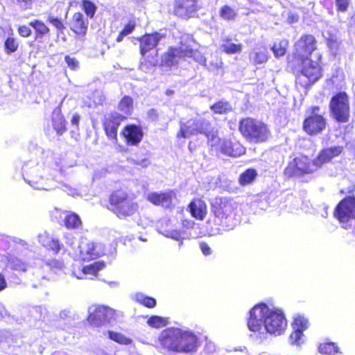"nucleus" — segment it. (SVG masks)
<instances>
[{"label": "nucleus", "mask_w": 355, "mask_h": 355, "mask_svg": "<svg viewBox=\"0 0 355 355\" xmlns=\"http://www.w3.org/2000/svg\"><path fill=\"white\" fill-rule=\"evenodd\" d=\"M24 180L34 187H38L41 178L32 175L31 171H25L23 174Z\"/></svg>", "instance_id": "44"}, {"label": "nucleus", "mask_w": 355, "mask_h": 355, "mask_svg": "<svg viewBox=\"0 0 355 355\" xmlns=\"http://www.w3.org/2000/svg\"><path fill=\"white\" fill-rule=\"evenodd\" d=\"M135 301L139 304L148 309H153L155 307L157 304V301L154 297L144 295L143 294H137L135 296Z\"/></svg>", "instance_id": "38"}, {"label": "nucleus", "mask_w": 355, "mask_h": 355, "mask_svg": "<svg viewBox=\"0 0 355 355\" xmlns=\"http://www.w3.org/2000/svg\"><path fill=\"white\" fill-rule=\"evenodd\" d=\"M200 8L198 0H174L173 15L182 19H189L193 17Z\"/></svg>", "instance_id": "15"}, {"label": "nucleus", "mask_w": 355, "mask_h": 355, "mask_svg": "<svg viewBox=\"0 0 355 355\" xmlns=\"http://www.w3.org/2000/svg\"><path fill=\"white\" fill-rule=\"evenodd\" d=\"M200 249L202 251V254L205 256H209L211 254L212 251L211 250V248L209 246V245L205 242L202 241L199 243Z\"/></svg>", "instance_id": "50"}, {"label": "nucleus", "mask_w": 355, "mask_h": 355, "mask_svg": "<svg viewBox=\"0 0 355 355\" xmlns=\"http://www.w3.org/2000/svg\"><path fill=\"white\" fill-rule=\"evenodd\" d=\"M327 44L329 47H333L338 44V42L336 38L329 37L327 39Z\"/></svg>", "instance_id": "53"}, {"label": "nucleus", "mask_w": 355, "mask_h": 355, "mask_svg": "<svg viewBox=\"0 0 355 355\" xmlns=\"http://www.w3.org/2000/svg\"><path fill=\"white\" fill-rule=\"evenodd\" d=\"M105 266L102 261H95L89 265L78 267L73 273L78 279L85 278L88 275L96 277L98 272Z\"/></svg>", "instance_id": "25"}, {"label": "nucleus", "mask_w": 355, "mask_h": 355, "mask_svg": "<svg viewBox=\"0 0 355 355\" xmlns=\"http://www.w3.org/2000/svg\"><path fill=\"white\" fill-rule=\"evenodd\" d=\"M239 130L248 141L254 144L267 142L271 137L268 125L263 121L252 117L241 119L239 121Z\"/></svg>", "instance_id": "7"}, {"label": "nucleus", "mask_w": 355, "mask_h": 355, "mask_svg": "<svg viewBox=\"0 0 355 355\" xmlns=\"http://www.w3.org/2000/svg\"><path fill=\"white\" fill-rule=\"evenodd\" d=\"M62 103L52 112L51 122L53 130L58 135H62L67 131V122L62 113Z\"/></svg>", "instance_id": "24"}, {"label": "nucleus", "mask_w": 355, "mask_h": 355, "mask_svg": "<svg viewBox=\"0 0 355 355\" xmlns=\"http://www.w3.org/2000/svg\"><path fill=\"white\" fill-rule=\"evenodd\" d=\"M79 248L84 259L92 260L100 257V252L97 249V245L93 241L87 239L82 241L80 243Z\"/></svg>", "instance_id": "26"}, {"label": "nucleus", "mask_w": 355, "mask_h": 355, "mask_svg": "<svg viewBox=\"0 0 355 355\" xmlns=\"http://www.w3.org/2000/svg\"><path fill=\"white\" fill-rule=\"evenodd\" d=\"M148 114L149 115H155V116H157V112H156V110L155 109H151L149 110L148 112Z\"/></svg>", "instance_id": "58"}, {"label": "nucleus", "mask_w": 355, "mask_h": 355, "mask_svg": "<svg viewBox=\"0 0 355 355\" xmlns=\"http://www.w3.org/2000/svg\"><path fill=\"white\" fill-rule=\"evenodd\" d=\"M118 108L120 111L125 114H130L133 110V99L130 96H124L120 100L118 104Z\"/></svg>", "instance_id": "36"}, {"label": "nucleus", "mask_w": 355, "mask_h": 355, "mask_svg": "<svg viewBox=\"0 0 355 355\" xmlns=\"http://www.w3.org/2000/svg\"><path fill=\"white\" fill-rule=\"evenodd\" d=\"M123 316L122 312L107 305L95 304L89 308L87 320L94 327H101L105 324L117 322Z\"/></svg>", "instance_id": "8"}, {"label": "nucleus", "mask_w": 355, "mask_h": 355, "mask_svg": "<svg viewBox=\"0 0 355 355\" xmlns=\"http://www.w3.org/2000/svg\"><path fill=\"white\" fill-rule=\"evenodd\" d=\"M147 324L155 329H160L168 324V318L158 315H152L147 320Z\"/></svg>", "instance_id": "39"}, {"label": "nucleus", "mask_w": 355, "mask_h": 355, "mask_svg": "<svg viewBox=\"0 0 355 355\" xmlns=\"http://www.w3.org/2000/svg\"><path fill=\"white\" fill-rule=\"evenodd\" d=\"M127 117L116 111L105 114L102 120V126L107 138L114 143L118 142V130Z\"/></svg>", "instance_id": "13"}, {"label": "nucleus", "mask_w": 355, "mask_h": 355, "mask_svg": "<svg viewBox=\"0 0 355 355\" xmlns=\"http://www.w3.org/2000/svg\"><path fill=\"white\" fill-rule=\"evenodd\" d=\"M121 136L123 138L127 146H137L142 141L144 132L141 125L130 123L125 125L122 128Z\"/></svg>", "instance_id": "16"}, {"label": "nucleus", "mask_w": 355, "mask_h": 355, "mask_svg": "<svg viewBox=\"0 0 355 355\" xmlns=\"http://www.w3.org/2000/svg\"><path fill=\"white\" fill-rule=\"evenodd\" d=\"M64 60L70 69L76 70L78 69L79 66V62L76 58L67 55L64 57Z\"/></svg>", "instance_id": "47"}, {"label": "nucleus", "mask_w": 355, "mask_h": 355, "mask_svg": "<svg viewBox=\"0 0 355 355\" xmlns=\"http://www.w3.org/2000/svg\"><path fill=\"white\" fill-rule=\"evenodd\" d=\"M350 0H335L337 12H345L349 9Z\"/></svg>", "instance_id": "45"}, {"label": "nucleus", "mask_w": 355, "mask_h": 355, "mask_svg": "<svg viewBox=\"0 0 355 355\" xmlns=\"http://www.w3.org/2000/svg\"><path fill=\"white\" fill-rule=\"evenodd\" d=\"M47 21L57 30L58 34L62 33L65 30L64 24L60 18L50 15L47 18Z\"/></svg>", "instance_id": "42"}, {"label": "nucleus", "mask_w": 355, "mask_h": 355, "mask_svg": "<svg viewBox=\"0 0 355 355\" xmlns=\"http://www.w3.org/2000/svg\"><path fill=\"white\" fill-rule=\"evenodd\" d=\"M35 31V40L42 42V39L50 35V28L42 20L33 19L29 22Z\"/></svg>", "instance_id": "27"}, {"label": "nucleus", "mask_w": 355, "mask_h": 355, "mask_svg": "<svg viewBox=\"0 0 355 355\" xmlns=\"http://www.w3.org/2000/svg\"><path fill=\"white\" fill-rule=\"evenodd\" d=\"M317 49V39L310 33L302 34L294 43L292 70L295 71V84L299 89H309L323 76L322 55L319 54L315 60L311 58Z\"/></svg>", "instance_id": "1"}, {"label": "nucleus", "mask_w": 355, "mask_h": 355, "mask_svg": "<svg viewBox=\"0 0 355 355\" xmlns=\"http://www.w3.org/2000/svg\"><path fill=\"white\" fill-rule=\"evenodd\" d=\"M220 17L225 21H234L237 12L229 5H223L219 10Z\"/></svg>", "instance_id": "34"}, {"label": "nucleus", "mask_w": 355, "mask_h": 355, "mask_svg": "<svg viewBox=\"0 0 355 355\" xmlns=\"http://www.w3.org/2000/svg\"><path fill=\"white\" fill-rule=\"evenodd\" d=\"M7 286L4 276L0 272V291L3 290Z\"/></svg>", "instance_id": "54"}, {"label": "nucleus", "mask_w": 355, "mask_h": 355, "mask_svg": "<svg viewBox=\"0 0 355 355\" xmlns=\"http://www.w3.org/2000/svg\"><path fill=\"white\" fill-rule=\"evenodd\" d=\"M236 205L232 198L217 196L211 202L214 222L223 227L231 226L236 220Z\"/></svg>", "instance_id": "6"}, {"label": "nucleus", "mask_w": 355, "mask_h": 355, "mask_svg": "<svg viewBox=\"0 0 355 355\" xmlns=\"http://www.w3.org/2000/svg\"><path fill=\"white\" fill-rule=\"evenodd\" d=\"M258 173L256 169L249 168L242 172L239 177V183L241 186L252 184L257 178Z\"/></svg>", "instance_id": "29"}, {"label": "nucleus", "mask_w": 355, "mask_h": 355, "mask_svg": "<svg viewBox=\"0 0 355 355\" xmlns=\"http://www.w3.org/2000/svg\"><path fill=\"white\" fill-rule=\"evenodd\" d=\"M318 351L322 355H336L341 353L338 344L334 342H324L320 343Z\"/></svg>", "instance_id": "28"}, {"label": "nucleus", "mask_w": 355, "mask_h": 355, "mask_svg": "<svg viewBox=\"0 0 355 355\" xmlns=\"http://www.w3.org/2000/svg\"><path fill=\"white\" fill-rule=\"evenodd\" d=\"M220 151L230 157H237L245 153V147L238 141L224 139L220 144Z\"/></svg>", "instance_id": "22"}, {"label": "nucleus", "mask_w": 355, "mask_h": 355, "mask_svg": "<svg viewBox=\"0 0 355 355\" xmlns=\"http://www.w3.org/2000/svg\"><path fill=\"white\" fill-rule=\"evenodd\" d=\"M329 110L334 119L338 123H347L350 116V105L345 92L336 93L329 101Z\"/></svg>", "instance_id": "9"}, {"label": "nucleus", "mask_w": 355, "mask_h": 355, "mask_svg": "<svg viewBox=\"0 0 355 355\" xmlns=\"http://www.w3.org/2000/svg\"><path fill=\"white\" fill-rule=\"evenodd\" d=\"M270 55L266 48L259 49L252 53V62L254 65L265 63L268 61Z\"/></svg>", "instance_id": "33"}, {"label": "nucleus", "mask_w": 355, "mask_h": 355, "mask_svg": "<svg viewBox=\"0 0 355 355\" xmlns=\"http://www.w3.org/2000/svg\"><path fill=\"white\" fill-rule=\"evenodd\" d=\"M81 8L86 15L90 19H92L94 17L97 10V7L95 3L90 0H82Z\"/></svg>", "instance_id": "40"}, {"label": "nucleus", "mask_w": 355, "mask_h": 355, "mask_svg": "<svg viewBox=\"0 0 355 355\" xmlns=\"http://www.w3.org/2000/svg\"><path fill=\"white\" fill-rule=\"evenodd\" d=\"M196 128L191 130L189 127H181L177 133L178 138H187L193 134H201L205 135L208 142L211 143L213 146L216 144L220 139L218 137V130L214 128L211 123L207 120H199L195 123Z\"/></svg>", "instance_id": "12"}, {"label": "nucleus", "mask_w": 355, "mask_h": 355, "mask_svg": "<svg viewBox=\"0 0 355 355\" xmlns=\"http://www.w3.org/2000/svg\"><path fill=\"white\" fill-rule=\"evenodd\" d=\"M17 32L22 37H28L31 35V29L27 25H20L17 27Z\"/></svg>", "instance_id": "48"}, {"label": "nucleus", "mask_w": 355, "mask_h": 355, "mask_svg": "<svg viewBox=\"0 0 355 355\" xmlns=\"http://www.w3.org/2000/svg\"><path fill=\"white\" fill-rule=\"evenodd\" d=\"M63 214L64 215V225L67 230H76L82 227V220L76 213L71 211H63L60 208H55L51 211V220L56 221Z\"/></svg>", "instance_id": "17"}, {"label": "nucleus", "mask_w": 355, "mask_h": 355, "mask_svg": "<svg viewBox=\"0 0 355 355\" xmlns=\"http://www.w3.org/2000/svg\"><path fill=\"white\" fill-rule=\"evenodd\" d=\"M302 329H295V330L291 333L290 338L295 343H297L302 338Z\"/></svg>", "instance_id": "51"}, {"label": "nucleus", "mask_w": 355, "mask_h": 355, "mask_svg": "<svg viewBox=\"0 0 355 355\" xmlns=\"http://www.w3.org/2000/svg\"><path fill=\"white\" fill-rule=\"evenodd\" d=\"M157 342V348L166 355L193 354L201 344L194 333L178 327L163 329L158 336Z\"/></svg>", "instance_id": "2"}, {"label": "nucleus", "mask_w": 355, "mask_h": 355, "mask_svg": "<svg viewBox=\"0 0 355 355\" xmlns=\"http://www.w3.org/2000/svg\"><path fill=\"white\" fill-rule=\"evenodd\" d=\"M108 338L116 342L118 344L128 345L132 343L131 338H127L125 335L120 332H116L114 331H108L107 332Z\"/></svg>", "instance_id": "37"}, {"label": "nucleus", "mask_w": 355, "mask_h": 355, "mask_svg": "<svg viewBox=\"0 0 355 355\" xmlns=\"http://www.w3.org/2000/svg\"><path fill=\"white\" fill-rule=\"evenodd\" d=\"M224 43L221 45L223 51L227 54H234L241 53L243 45L241 43L235 44L232 42L231 38L224 39Z\"/></svg>", "instance_id": "30"}, {"label": "nucleus", "mask_w": 355, "mask_h": 355, "mask_svg": "<svg viewBox=\"0 0 355 355\" xmlns=\"http://www.w3.org/2000/svg\"><path fill=\"white\" fill-rule=\"evenodd\" d=\"M320 110L318 105L311 106L307 110L308 114L302 122V130L309 136H317L326 128L327 120L318 113Z\"/></svg>", "instance_id": "11"}, {"label": "nucleus", "mask_w": 355, "mask_h": 355, "mask_svg": "<svg viewBox=\"0 0 355 355\" xmlns=\"http://www.w3.org/2000/svg\"><path fill=\"white\" fill-rule=\"evenodd\" d=\"M19 2H24L25 4H30L31 3V0H17Z\"/></svg>", "instance_id": "59"}, {"label": "nucleus", "mask_w": 355, "mask_h": 355, "mask_svg": "<svg viewBox=\"0 0 355 355\" xmlns=\"http://www.w3.org/2000/svg\"><path fill=\"white\" fill-rule=\"evenodd\" d=\"M79 121H80V116L77 114H73L71 119V123L78 126Z\"/></svg>", "instance_id": "55"}, {"label": "nucleus", "mask_w": 355, "mask_h": 355, "mask_svg": "<svg viewBox=\"0 0 355 355\" xmlns=\"http://www.w3.org/2000/svg\"><path fill=\"white\" fill-rule=\"evenodd\" d=\"M166 236L172 239H174L177 241L180 240L182 238L180 232L178 230H173L171 232H168L166 234Z\"/></svg>", "instance_id": "52"}, {"label": "nucleus", "mask_w": 355, "mask_h": 355, "mask_svg": "<svg viewBox=\"0 0 355 355\" xmlns=\"http://www.w3.org/2000/svg\"><path fill=\"white\" fill-rule=\"evenodd\" d=\"M193 40L187 37L182 39L178 46H169L163 54L162 62L167 67L178 64V60L192 58L196 61L205 62L206 58L200 54L198 49L193 48Z\"/></svg>", "instance_id": "5"}, {"label": "nucleus", "mask_w": 355, "mask_h": 355, "mask_svg": "<svg viewBox=\"0 0 355 355\" xmlns=\"http://www.w3.org/2000/svg\"><path fill=\"white\" fill-rule=\"evenodd\" d=\"M105 207L121 220L132 217L139 213V209L138 202L128 192L121 188L110 193Z\"/></svg>", "instance_id": "4"}, {"label": "nucleus", "mask_w": 355, "mask_h": 355, "mask_svg": "<svg viewBox=\"0 0 355 355\" xmlns=\"http://www.w3.org/2000/svg\"><path fill=\"white\" fill-rule=\"evenodd\" d=\"M262 325L268 333L280 335L284 331L287 322L282 310L270 309L266 303H259L249 311L247 326L250 331L258 332Z\"/></svg>", "instance_id": "3"}, {"label": "nucleus", "mask_w": 355, "mask_h": 355, "mask_svg": "<svg viewBox=\"0 0 355 355\" xmlns=\"http://www.w3.org/2000/svg\"><path fill=\"white\" fill-rule=\"evenodd\" d=\"M164 37V35L156 31L141 35L138 40L139 42V53L142 57L145 58L147 53L155 48Z\"/></svg>", "instance_id": "20"}, {"label": "nucleus", "mask_w": 355, "mask_h": 355, "mask_svg": "<svg viewBox=\"0 0 355 355\" xmlns=\"http://www.w3.org/2000/svg\"><path fill=\"white\" fill-rule=\"evenodd\" d=\"M293 324L295 326V329H302V331H304L307 328V321L301 317L295 318Z\"/></svg>", "instance_id": "49"}, {"label": "nucleus", "mask_w": 355, "mask_h": 355, "mask_svg": "<svg viewBox=\"0 0 355 355\" xmlns=\"http://www.w3.org/2000/svg\"><path fill=\"white\" fill-rule=\"evenodd\" d=\"M9 267L15 270L25 272L26 270V263L18 258H10L8 260Z\"/></svg>", "instance_id": "43"}, {"label": "nucleus", "mask_w": 355, "mask_h": 355, "mask_svg": "<svg viewBox=\"0 0 355 355\" xmlns=\"http://www.w3.org/2000/svg\"><path fill=\"white\" fill-rule=\"evenodd\" d=\"M88 24L89 22L83 14L80 12H76L72 15L69 22V28L76 37H84L87 32Z\"/></svg>", "instance_id": "21"}, {"label": "nucleus", "mask_w": 355, "mask_h": 355, "mask_svg": "<svg viewBox=\"0 0 355 355\" xmlns=\"http://www.w3.org/2000/svg\"><path fill=\"white\" fill-rule=\"evenodd\" d=\"M175 198V193L173 190L164 192H152L149 193L146 199L155 206H161L166 209L174 207L173 202Z\"/></svg>", "instance_id": "19"}, {"label": "nucleus", "mask_w": 355, "mask_h": 355, "mask_svg": "<svg viewBox=\"0 0 355 355\" xmlns=\"http://www.w3.org/2000/svg\"><path fill=\"white\" fill-rule=\"evenodd\" d=\"M165 94H166V96H173L175 94V92L173 89H167L165 91Z\"/></svg>", "instance_id": "57"}, {"label": "nucleus", "mask_w": 355, "mask_h": 355, "mask_svg": "<svg viewBox=\"0 0 355 355\" xmlns=\"http://www.w3.org/2000/svg\"><path fill=\"white\" fill-rule=\"evenodd\" d=\"M288 42L286 40H282L277 42H275L271 47V50L275 58H279L284 56L288 49Z\"/></svg>", "instance_id": "31"}, {"label": "nucleus", "mask_w": 355, "mask_h": 355, "mask_svg": "<svg viewBox=\"0 0 355 355\" xmlns=\"http://www.w3.org/2000/svg\"><path fill=\"white\" fill-rule=\"evenodd\" d=\"M318 169L315 159H311L307 155H300L288 163L284 170V174L288 178H291L311 174Z\"/></svg>", "instance_id": "10"}, {"label": "nucleus", "mask_w": 355, "mask_h": 355, "mask_svg": "<svg viewBox=\"0 0 355 355\" xmlns=\"http://www.w3.org/2000/svg\"><path fill=\"white\" fill-rule=\"evenodd\" d=\"M19 47L17 40L12 37L8 36L4 41V51L7 54H11L17 51Z\"/></svg>", "instance_id": "41"}, {"label": "nucleus", "mask_w": 355, "mask_h": 355, "mask_svg": "<svg viewBox=\"0 0 355 355\" xmlns=\"http://www.w3.org/2000/svg\"><path fill=\"white\" fill-rule=\"evenodd\" d=\"M344 152L343 146H331L322 148L315 159L316 166L320 168L324 165L331 162V161L339 157Z\"/></svg>", "instance_id": "18"}, {"label": "nucleus", "mask_w": 355, "mask_h": 355, "mask_svg": "<svg viewBox=\"0 0 355 355\" xmlns=\"http://www.w3.org/2000/svg\"><path fill=\"white\" fill-rule=\"evenodd\" d=\"M47 248L49 250L53 251L54 254H57L61 249L60 241L58 239H51L47 243Z\"/></svg>", "instance_id": "46"}, {"label": "nucleus", "mask_w": 355, "mask_h": 355, "mask_svg": "<svg viewBox=\"0 0 355 355\" xmlns=\"http://www.w3.org/2000/svg\"><path fill=\"white\" fill-rule=\"evenodd\" d=\"M187 210L192 218L198 220H203L207 214V206L203 200L196 198L189 202Z\"/></svg>", "instance_id": "23"}, {"label": "nucleus", "mask_w": 355, "mask_h": 355, "mask_svg": "<svg viewBox=\"0 0 355 355\" xmlns=\"http://www.w3.org/2000/svg\"><path fill=\"white\" fill-rule=\"evenodd\" d=\"M355 26V12L350 16L349 26Z\"/></svg>", "instance_id": "56"}, {"label": "nucleus", "mask_w": 355, "mask_h": 355, "mask_svg": "<svg viewBox=\"0 0 355 355\" xmlns=\"http://www.w3.org/2000/svg\"><path fill=\"white\" fill-rule=\"evenodd\" d=\"M210 110L216 114H225L232 111V107L227 101H219L210 106Z\"/></svg>", "instance_id": "32"}, {"label": "nucleus", "mask_w": 355, "mask_h": 355, "mask_svg": "<svg viewBox=\"0 0 355 355\" xmlns=\"http://www.w3.org/2000/svg\"><path fill=\"white\" fill-rule=\"evenodd\" d=\"M136 27V21L135 19L129 20L125 24H124L121 31L119 33L116 38V42H121L124 37L131 34Z\"/></svg>", "instance_id": "35"}, {"label": "nucleus", "mask_w": 355, "mask_h": 355, "mask_svg": "<svg viewBox=\"0 0 355 355\" xmlns=\"http://www.w3.org/2000/svg\"><path fill=\"white\" fill-rule=\"evenodd\" d=\"M334 216L341 223L355 220V196H348L341 200L334 209Z\"/></svg>", "instance_id": "14"}]
</instances>
